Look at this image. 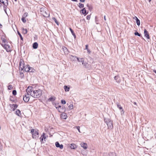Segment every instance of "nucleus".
Wrapping results in <instances>:
<instances>
[{
	"label": "nucleus",
	"mask_w": 156,
	"mask_h": 156,
	"mask_svg": "<svg viewBox=\"0 0 156 156\" xmlns=\"http://www.w3.org/2000/svg\"><path fill=\"white\" fill-rule=\"evenodd\" d=\"M26 91L27 93H29L30 95L35 98L40 97L42 94V91L41 90H36L31 86L28 87L26 90Z\"/></svg>",
	"instance_id": "obj_1"
},
{
	"label": "nucleus",
	"mask_w": 156,
	"mask_h": 156,
	"mask_svg": "<svg viewBox=\"0 0 156 156\" xmlns=\"http://www.w3.org/2000/svg\"><path fill=\"white\" fill-rule=\"evenodd\" d=\"M31 133L32 134V137L34 139H37L39 136L38 131L37 129H32Z\"/></svg>",
	"instance_id": "obj_2"
},
{
	"label": "nucleus",
	"mask_w": 156,
	"mask_h": 156,
	"mask_svg": "<svg viewBox=\"0 0 156 156\" xmlns=\"http://www.w3.org/2000/svg\"><path fill=\"white\" fill-rule=\"evenodd\" d=\"M40 14L44 16L48 17L49 16V14L48 12L46 11V9L43 8H41L40 9Z\"/></svg>",
	"instance_id": "obj_3"
},
{
	"label": "nucleus",
	"mask_w": 156,
	"mask_h": 156,
	"mask_svg": "<svg viewBox=\"0 0 156 156\" xmlns=\"http://www.w3.org/2000/svg\"><path fill=\"white\" fill-rule=\"evenodd\" d=\"M104 120L107 125L108 128L112 129L113 128L112 121L110 119H105Z\"/></svg>",
	"instance_id": "obj_4"
},
{
	"label": "nucleus",
	"mask_w": 156,
	"mask_h": 156,
	"mask_svg": "<svg viewBox=\"0 0 156 156\" xmlns=\"http://www.w3.org/2000/svg\"><path fill=\"white\" fill-rule=\"evenodd\" d=\"M0 3H2L4 5V9L6 13V7L8 5V0H0Z\"/></svg>",
	"instance_id": "obj_5"
},
{
	"label": "nucleus",
	"mask_w": 156,
	"mask_h": 156,
	"mask_svg": "<svg viewBox=\"0 0 156 156\" xmlns=\"http://www.w3.org/2000/svg\"><path fill=\"white\" fill-rule=\"evenodd\" d=\"M26 92L27 94H25L24 95L23 100L25 102H27L29 100L30 96V95L29 93Z\"/></svg>",
	"instance_id": "obj_6"
},
{
	"label": "nucleus",
	"mask_w": 156,
	"mask_h": 156,
	"mask_svg": "<svg viewBox=\"0 0 156 156\" xmlns=\"http://www.w3.org/2000/svg\"><path fill=\"white\" fill-rule=\"evenodd\" d=\"M56 108L58 110V111L61 113L65 112L66 110V108L63 106L62 107L61 106H58L57 107H56Z\"/></svg>",
	"instance_id": "obj_7"
},
{
	"label": "nucleus",
	"mask_w": 156,
	"mask_h": 156,
	"mask_svg": "<svg viewBox=\"0 0 156 156\" xmlns=\"http://www.w3.org/2000/svg\"><path fill=\"white\" fill-rule=\"evenodd\" d=\"M24 64L23 60H20V67L22 69H23L24 67Z\"/></svg>",
	"instance_id": "obj_8"
},
{
	"label": "nucleus",
	"mask_w": 156,
	"mask_h": 156,
	"mask_svg": "<svg viewBox=\"0 0 156 156\" xmlns=\"http://www.w3.org/2000/svg\"><path fill=\"white\" fill-rule=\"evenodd\" d=\"M45 133H43L42 135H41V137L40 138V141L41 142H42L43 143H44V142L43 141V139H45L46 138V136H45ZM44 141H45V140H44Z\"/></svg>",
	"instance_id": "obj_9"
},
{
	"label": "nucleus",
	"mask_w": 156,
	"mask_h": 156,
	"mask_svg": "<svg viewBox=\"0 0 156 156\" xmlns=\"http://www.w3.org/2000/svg\"><path fill=\"white\" fill-rule=\"evenodd\" d=\"M77 57L76 56L69 55V58L72 61H75L76 60V59H77Z\"/></svg>",
	"instance_id": "obj_10"
},
{
	"label": "nucleus",
	"mask_w": 156,
	"mask_h": 156,
	"mask_svg": "<svg viewBox=\"0 0 156 156\" xmlns=\"http://www.w3.org/2000/svg\"><path fill=\"white\" fill-rule=\"evenodd\" d=\"M56 147H59L61 149H62L63 147L62 144L60 145L58 142H56L55 144Z\"/></svg>",
	"instance_id": "obj_11"
},
{
	"label": "nucleus",
	"mask_w": 156,
	"mask_h": 156,
	"mask_svg": "<svg viewBox=\"0 0 156 156\" xmlns=\"http://www.w3.org/2000/svg\"><path fill=\"white\" fill-rule=\"evenodd\" d=\"M144 36L145 37H146L147 39L150 38L148 32L146 29H145L144 30Z\"/></svg>",
	"instance_id": "obj_12"
},
{
	"label": "nucleus",
	"mask_w": 156,
	"mask_h": 156,
	"mask_svg": "<svg viewBox=\"0 0 156 156\" xmlns=\"http://www.w3.org/2000/svg\"><path fill=\"white\" fill-rule=\"evenodd\" d=\"M61 115V118L63 119H66L67 118V116L65 113L62 112Z\"/></svg>",
	"instance_id": "obj_13"
},
{
	"label": "nucleus",
	"mask_w": 156,
	"mask_h": 156,
	"mask_svg": "<svg viewBox=\"0 0 156 156\" xmlns=\"http://www.w3.org/2000/svg\"><path fill=\"white\" fill-rule=\"evenodd\" d=\"M30 67L29 65L24 66L23 69H24V70L26 72H29Z\"/></svg>",
	"instance_id": "obj_14"
},
{
	"label": "nucleus",
	"mask_w": 156,
	"mask_h": 156,
	"mask_svg": "<svg viewBox=\"0 0 156 156\" xmlns=\"http://www.w3.org/2000/svg\"><path fill=\"white\" fill-rule=\"evenodd\" d=\"M80 145L81 147L84 149H86L87 148V145L86 143H82Z\"/></svg>",
	"instance_id": "obj_15"
},
{
	"label": "nucleus",
	"mask_w": 156,
	"mask_h": 156,
	"mask_svg": "<svg viewBox=\"0 0 156 156\" xmlns=\"http://www.w3.org/2000/svg\"><path fill=\"white\" fill-rule=\"evenodd\" d=\"M62 49L65 54H68L69 51L66 47H62Z\"/></svg>",
	"instance_id": "obj_16"
},
{
	"label": "nucleus",
	"mask_w": 156,
	"mask_h": 156,
	"mask_svg": "<svg viewBox=\"0 0 156 156\" xmlns=\"http://www.w3.org/2000/svg\"><path fill=\"white\" fill-rule=\"evenodd\" d=\"M10 107L11 108H13V111H14L15 110L17 107H18V105H16V104H13V105H11V104H10Z\"/></svg>",
	"instance_id": "obj_17"
},
{
	"label": "nucleus",
	"mask_w": 156,
	"mask_h": 156,
	"mask_svg": "<svg viewBox=\"0 0 156 156\" xmlns=\"http://www.w3.org/2000/svg\"><path fill=\"white\" fill-rule=\"evenodd\" d=\"M38 46V43L36 42H34L33 44V47L34 49H36L37 48Z\"/></svg>",
	"instance_id": "obj_18"
},
{
	"label": "nucleus",
	"mask_w": 156,
	"mask_h": 156,
	"mask_svg": "<svg viewBox=\"0 0 156 156\" xmlns=\"http://www.w3.org/2000/svg\"><path fill=\"white\" fill-rule=\"evenodd\" d=\"M56 99V98L54 96H51L50 98H49L48 100L50 101H54Z\"/></svg>",
	"instance_id": "obj_19"
},
{
	"label": "nucleus",
	"mask_w": 156,
	"mask_h": 156,
	"mask_svg": "<svg viewBox=\"0 0 156 156\" xmlns=\"http://www.w3.org/2000/svg\"><path fill=\"white\" fill-rule=\"evenodd\" d=\"M16 114L19 116H20L21 115V113L19 109H17L15 112Z\"/></svg>",
	"instance_id": "obj_20"
},
{
	"label": "nucleus",
	"mask_w": 156,
	"mask_h": 156,
	"mask_svg": "<svg viewBox=\"0 0 156 156\" xmlns=\"http://www.w3.org/2000/svg\"><path fill=\"white\" fill-rule=\"evenodd\" d=\"M1 40L2 42L5 43L6 42V40L5 38V37L4 36H2L1 37Z\"/></svg>",
	"instance_id": "obj_21"
},
{
	"label": "nucleus",
	"mask_w": 156,
	"mask_h": 156,
	"mask_svg": "<svg viewBox=\"0 0 156 156\" xmlns=\"http://www.w3.org/2000/svg\"><path fill=\"white\" fill-rule=\"evenodd\" d=\"M81 11H82V13H83L84 15H85L87 14V12H86V11L85 8H84L83 9L81 10Z\"/></svg>",
	"instance_id": "obj_22"
},
{
	"label": "nucleus",
	"mask_w": 156,
	"mask_h": 156,
	"mask_svg": "<svg viewBox=\"0 0 156 156\" xmlns=\"http://www.w3.org/2000/svg\"><path fill=\"white\" fill-rule=\"evenodd\" d=\"M119 79V77L118 76H115L114 77V79L116 80V81L118 82H120L121 80H118Z\"/></svg>",
	"instance_id": "obj_23"
},
{
	"label": "nucleus",
	"mask_w": 156,
	"mask_h": 156,
	"mask_svg": "<svg viewBox=\"0 0 156 156\" xmlns=\"http://www.w3.org/2000/svg\"><path fill=\"white\" fill-rule=\"evenodd\" d=\"M70 147L71 149H74L76 147V145L75 144H70Z\"/></svg>",
	"instance_id": "obj_24"
},
{
	"label": "nucleus",
	"mask_w": 156,
	"mask_h": 156,
	"mask_svg": "<svg viewBox=\"0 0 156 156\" xmlns=\"http://www.w3.org/2000/svg\"><path fill=\"white\" fill-rule=\"evenodd\" d=\"M108 154L109 156H116V154L114 152H110Z\"/></svg>",
	"instance_id": "obj_25"
},
{
	"label": "nucleus",
	"mask_w": 156,
	"mask_h": 156,
	"mask_svg": "<svg viewBox=\"0 0 156 156\" xmlns=\"http://www.w3.org/2000/svg\"><path fill=\"white\" fill-rule=\"evenodd\" d=\"M64 89L66 91H68L69 90V87H68L66 86H64Z\"/></svg>",
	"instance_id": "obj_26"
},
{
	"label": "nucleus",
	"mask_w": 156,
	"mask_h": 156,
	"mask_svg": "<svg viewBox=\"0 0 156 156\" xmlns=\"http://www.w3.org/2000/svg\"><path fill=\"white\" fill-rule=\"evenodd\" d=\"M69 29H70V31L71 32V33L73 35V36H74V38H76V36L75 34L74 33L73 30H72V29L71 28H70Z\"/></svg>",
	"instance_id": "obj_27"
},
{
	"label": "nucleus",
	"mask_w": 156,
	"mask_h": 156,
	"mask_svg": "<svg viewBox=\"0 0 156 156\" xmlns=\"http://www.w3.org/2000/svg\"><path fill=\"white\" fill-rule=\"evenodd\" d=\"M77 60L79 62H82V61L83 60V58H78L77 57Z\"/></svg>",
	"instance_id": "obj_28"
},
{
	"label": "nucleus",
	"mask_w": 156,
	"mask_h": 156,
	"mask_svg": "<svg viewBox=\"0 0 156 156\" xmlns=\"http://www.w3.org/2000/svg\"><path fill=\"white\" fill-rule=\"evenodd\" d=\"M136 21L137 24L138 26H139L140 24V20L138 19L137 18H136Z\"/></svg>",
	"instance_id": "obj_29"
},
{
	"label": "nucleus",
	"mask_w": 156,
	"mask_h": 156,
	"mask_svg": "<svg viewBox=\"0 0 156 156\" xmlns=\"http://www.w3.org/2000/svg\"><path fill=\"white\" fill-rule=\"evenodd\" d=\"M35 71V69L33 68L30 67V71L29 72L34 73Z\"/></svg>",
	"instance_id": "obj_30"
},
{
	"label": "nucleus",
	"mask_w": 156,
	"mask_h": 156,
	"mask_svg": "<svg viewBox=\"0 0 156 156\" xmlns=\"http://www.w3.org/2000/svg\"><path fill=\"white\" fill-rule=\"evenodd\" d=\"M4 47L7 50L8 49V48H9L10 47V46L7 44H4Z\"/></svg>",
	"instance_id": "obj_31"
},
{
	"label": "nucleus",
	"mask_w": 156,
	"mask_h": 156,
	"mask_svg": "<svg viewBox=\"0 0 156 156\" xmlns=\"http://www.w3.org/2000/svg\"><path fill=\"white\" fill-rule=\"evenodd\" d=\"M79 6L80 8H83L84 7V5L80 3H79Z\"/></svg>",
	"instance_id": "obj_32"
},
{
	"label": "nucleus",
	"mask_w": 156,
	"mask_h": 156,
	"mask_svg": "<svg viewBox=\"0 0 156 156\" xmlns=\"http://www.w3.org/2000/svg\"><path fill=\"white\" fill-rule=\"evenodd\" d=\"M23 33L24 34H26L27 33V30L26 29L23 28Z\"/></svg>",
	"instance_id": "obj_33"
},
{
	"label": "nucleus",
	"mask_w": 156,
	"mask_h": 156,
	"mask_svg": "<svg viewBox=\"0 0 156 156\" xmlns=\"http://www.w3.org/2000/svg\"><path fill=\"white\" fill-rule=\"evenodd\" d=\"M52 19L55 21V23L57 24V25H58L59 23L58 22L56 18L55 17H53Z\"/></svg>",
	"instance_id": "obj_34"
},
{
	"label": "nucleus",
	"mask_w": 156,
	"mask_h": 156,
	"mask_svg": "<svg viewBox=\"0 0 156 156\" xmlns=\"http://www.w3.org/2000/svg\"><path fill=\"white\" fill-rule=\"evenodd\" d=\"M22 20L23 23H25L26 21V20L25 17H24L22 16V19H21Z\"/></svg>",
	"instance_id": "obj_35"
},
{
	"label": "nucleus",
	"mask_w": 156,
	"mask_h": 156,
	"mask_svg": "<svg viewBox=\"0 0 156 156\" xmlns=\"http://www.w3.org/2000/svg\"><path fill=\"white\" fill-rule=\"evenodd\" d=\"M17 33H18V34L20 36L21 39L22 40H23V38L21 34H20V33L19 32V31H17Z\"/></svg>",
	"instance_id": "obj_36"
},
{
	"label": "nucleus",
	"mask_w": 156,
	"mask_h": 156,
	"mask_svg": "<svg viewBox=\"0 0 156 156\" xmlns=\"http://www.w3.org/2000/svg\"><path fill=\"white\" fill-rule=\"evenodd\" d=\"M82 63V64L85 66V67H87L86 66V63H84V60L82 61V62H81Z\"/></svg>",
	"instance_id": "obj_37"
},
{
	"label": "nucleus",
	"mask_w": 156,
	"mask_h": 156,
	"mask_svg": "<svg viewBox=\"0 0 156 156\" xmlns=\"http://www.w3.org/2000/svg\"><path fill=\"white\" fill-rule=\"evenodd\" d=\"M12 85H10L8 86V89L9 90H11L12 89Z\"/></svg>",
	"instance_id": "obj_38"
},
{
	"label": "nucleus",
	"mask_w": 156,
	"mask_h": 156,
	"mask_svg": "<svg viewBox=\"0 0 156 156\" xmlns=\"http://www.w3.org/2000/svg\"><path fill=\"white\" fill-rule=\"evenodd\" d=\"M117 107L120 110L122 109V108L121 105L119 104H117Z\"/></svg>",
	"instance_id": "obj_39"
},
{
	"label": "nucleus",
	"mask_w": 156,
	"mask_h": 156,
	"mask_svg": "<svg viewBox=\"0 0 156 156\" xmlns=\"http://www.w3.org/2000/svg\"><path fill=\"white\" fill-rule=\"evenodd\" d=\"M9 100L10 101H12V102H14L15 101V100H14L13 98V97H10L9 98Z\"/></svg>",
	"instance_id": "obj_40"
},
{
	"label": "nucleus",
	"mask_w": 156,
	"mask_h": 156,
	"mask_svg": "<svg viewBox=\"0 0 156 156\" xmlns=\"http://www.w3.org/2000/svg\"><path fill=\"white\" fill-rule=\"evenodd\" d=\"M134 34L136 36H140V34H139L138 32H136L134 33Z\"/></svg>",
	"instance_id": "obj_41"
},
{
	"label": "nucleus",
	"mask_w": 156,
	"mask_h": 156,
	"mask_svg": "<svg viewBox=\"0 0 156 156\" xmlns=\"http://www.w3.org/2000/svg\"><path fill=\"white\" fill-rule=\"evenodd\" d=\"M69 108L70 109H72L73 108V105H70L69 106Z\"/></svg>",
	"instance_id": "obj_42"
},
{
	"label": "nucleus",
	"mask_w": 156,
	"mask_h": 156,
	"mask_svg": "<svg viewBox=\"0 0 156 156\" xmlns=\"http://www.w3.org/2000/svg\"><path fill=\"white\" fill-rule=\"evenodd\" d=\"M27 15L28 13L27 12H25L23 14L22 16L26 18V17L27 16Z\"/></svg>",
	"instance_id": "obj_43"
},
{
	"label": "nucleus",
	"mask_w": 156,
	"mask_h": 156,
	"mask_svg": "<svg viewBox=\"0 0 156 156\" xmlns=\"http://www.w3.org/2000/svg\"><path fill=\"white\" fill-rule=\"evenodd\" d=\"M16 94V91L15 90H13L12 94L14 95H15Z\"/></svg>",
	"instance_id": "obj_44"
},
{
	"label": "nucleus",
	"mask_w": 156,
	"mask_h": 156,
	"mask_svg": "<svg viewBox=\"0 0 156 156\" xmlns=\"http://www.w3.org/2000/svg\"><path fill=\"white\" fill-rule=\"evenodd\" d=\"M61 103L63 104H65L66 103V101L64 100H62L61 101Z\"/></svg>",
	"instance_id": "obj_45"
},
{
	"label": "nucleus",
	"mask_w": 156,
	"mask_h": 156,
	"mask_svg": "<svg viewBox=\"0 0 156 156\" xmlns=\"http://www.w3.org/2000/svg\"><path fill=\"white\" fill-rule=\"evenodd\" d=\"M75 127L76 128V129L78 130V131L80 133V127L79 126H76Z\"/></svg>",
	"instance_id": "obj_46"
},
{
	"label": "nucleus",
	"mask_w": 156,
	"mask_h": 156,
	"mask_svg": "<svg viewBox=\"0 0 156 156\" xmlns=\"http://www.w3.org/2000/svg\"><path fill=\"white\" fill-rule=\"evenodd\" d=\"M90 18V15H88L87 16V18L88 20H89Z\"/></svg>",
	"instance_id": "obj_47"
},
{
	"label": "nucleus",
	"mask_w": 156,
	"mask_h": 156,
	"mask_svg": "<svg viewBox=\"0 0 156 156\" xmlns=\"http://www.w3.org/2000/svg\"><path fill=\"white\" fill-rule=\"evenodd\" d=\"M121 110H122L121 111V114L122 115V114H124V111L123 109V108L122 109H121Z\"/></svg>",
	"instance_id": "obj_48"
},
{
	"label": "nucleus",
	"mask_w": 156,
	"mask_h": 156,
	"mask_svg": "<svg viewBox=\"0 0 156 156\" xmlns=\"http://www.w3.org/2000/svg\"><path fill=\"white\" fill-rule=\"evenodd\" d=\"M87 53L88 54H90V53L91 51L90 50H89L88 49H87Z\"/></svg>",
	"instance_id": "obj_49"
},
{
	"label": "nucleus",
	"mask_w": 156,
	"mask_h": 156,
	"mask_svg": "<svg viewBox=\"0 0 156 156\" xmlns=\"http://www.w3.org/2000/svg\"><path fill=\"white\" fill-rule=\"evenodd\" d=\"M88 44H87L86 45V48H85L84 49H87L88 48Z\"/></svg>",
	"instance_id": "obj_50"
},
{
	"label": "nucleus",
	"mask_w": 156,
	"mask_h": 156,
	"mask_svg": "<svg viewBox=\"0 0 156 156\" xmlns=\"http://www.w3.org/2000/svg\"><path fill=\"white\" fill-rule=\"evenodd\" d=\"M80 1L81 2H84L85 1V0H80Z\"/></svg>",
	"instance_id": "obj_51"
},
{
	"label": "nucleus",
	"mask_w": 156,
	"mask_h": 156,
	"mask_svg": "<svg viewBox=\"0 0 156 156\" xmlns=\"http://www.w3.org/2000/svg\"><path fill=\"white\" fill-rule=\"evenodd\" d=\"M136 18H137V17H136V16H135L134 17H133V19H135L136 20Z\"/></svg>",
	"instance_id": "obj_52"
},
{
	"label": "nucleus",
	"mask_w": 156,
	"mask_h": 156,
	"mask_svg": "<svg viewBox=\"0 0 156 156\" xmlns=\"http://www.w3.org/2000/svg\"><path fill=\"white\" fill-rule=\"evenodd\" d=\"M104 20H106V17H105V16H104Z\"/></svg>",
	"instance_id": "obj_53"
},
{
	"label": "nucleus",
	"mask_w": 156,
	"mask_h": 156,
	"mask_svg": "<svg viewBox=\"0 0 156 156\" xmlns=\"http://www.w3.org/2000/svg\"><path fill=\"white\" fill-rule=\"evenodd\" d=\"M154 72L156 74V70H154Z\"/></svg>",
	"instance_id": "obj_54"
},
{
	"label": "nucleus",
	"mask_w": 156,
	"mask_h": 156,
	"mask_svg": "<svg viewBox=\"0 0 156 156\" xmlns=\"http://www.w3.org/2000/svg\"><path fill=\"white\" fill-rule=\"evenodd\" d=\"M72 1H74V2H76L77 1V0H71Z\"/></svg>",
	"instance_id": "obj_55"
},
{
	"label": "nucleus",
	"mask_w": 156,
	"mask_h": 156,
	"mask_svg": "<svg viewBox=\"0 0 156 156\" xmlns=\"http://www.w3.org/2000/svg\"><path fill=\"white\" fill-rule=\"evenodd\" d=\"M133 104L135 105H136V102H134Z\"/></svg>",
	"instance_id": "obj_56"
},
{
	"label": "nucleus",
	"mask_w": 156,
	"mask_h": 156,
	"mask_svg": "<svg viewBox=\"0 0 156 156\" xmlns=\"http://www.w3.org/2000/svg\"><path fill=\"white\" fill-rule=\"evenodd\" d=\"M2 5V4L1 3H0V7H1Z\"/></svg>",
	"instance_id": "obj_57"
},
{
	"label": "nucleus",
	"mask_w": 156,
	"mask_h": 156,
	"mask_svg": "<svg viewBox=\"0 0 156 156\" xmlns=\"http://www.w3.org/2000/svg\"><path fill=\"white\" fill-rule=\"evenodd\" d=\"M149 2H150L151 1V0H148Z\"/></svg>",
	"instance_id": "obj_58"
},
{
	"label": "nucleus",
	"mask_w": 156,
	"mask_h": 156,
	"mask_svg": "<svg viewBox=\"0 0 156 156\" xmlns=\"http://www.w3.org/2000/svg\"><path fill=\"white\" fill-rule=\"evenodd\" d=\"M1 26H2V25H1V24L0 23V27Z\"/></svg>",
	"instance_id": "obj_59"
},
{
	"label": "nucleus",
	"mask_w": 156,
	"mask_h": 156,
	"mask_svg": "<svg viewBox=\"0 0 156 156\" xmlns=\"http://www.w3.org/2000/svg\"><path fill=\"white\" fill-rule=\"evenodd\" d=\"M15 1H17V0H15Z\"/></svg>",
	"instance_id": "obj_60"
},
{
	"label": "nucleus",
	"mask_w": 156,
	"mask_h": 156,
	"mask_svg": "<svg viewBox=\"0 0 156 156\" xmlns=\"http://www.w3.org/2000/svg\"><path fill=\"white\" fill-rule=\"evenodd\" d=\"M87 6H88V4L87 5Z\"/></svg>",
	"instance_id": "obj_61"
}]
</instances>
